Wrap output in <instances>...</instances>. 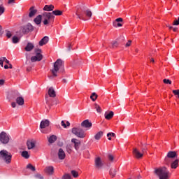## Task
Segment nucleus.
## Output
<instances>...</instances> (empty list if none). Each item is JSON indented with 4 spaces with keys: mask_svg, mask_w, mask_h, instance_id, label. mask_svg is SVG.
<instances>
[{
    "mask_svg": "<svg viewBox=\"0 0 179 179\" xmlns=\"http://www.w3.org/2000/svg\"><path fill=\"white\" fill-rule=\"evenodd\" d=\"M64 61L61 59H58L53 65V68L50 70L52 76H49V79H54L58 76V73L60 72H64Z\"/></svg>",
    "mask_w": 179,
    "mask_h": 179,
    "instance_id": "nucleus-1",
    "label": "nucleus"
},
{
    "mask_svg": "<svg viewBox=\"0 0 179 179\" xmlns=\"http://www.w3.org/2000/svg\"><path fill=\"white\" fill-rule=\"evenodd\" d=\"M154 173L155 176L159 178V179L170 178V176H169V174H170V172L165 166L156 168L154 171Z\"/></svg>",
    "mask_w": 179,
    "mask_h": 179,
    "instance_id": "nucleus-2",
    "label": "nucleus"
},
{
    "mask_svg": "<svg viewBox=\"0 0 179 179\" xmlns=\"http://www.w3.org/2000/svg\"><path fill=\"white\" fill-rule=\"evenodd\" d=\"M41 16L43 20V24L45 26H47V24H50V23H51V20H54V19H55V17L54 16V15H52V13L45 12L41 15Z\"/></svg>",
    "mask_w": 179,
    "mask_h": 179,
    "instance_id": "nucleus-3",
    "label": "nucleus"
},
{
    "mask_svg": "<svg viewBox=\"0 0 179 179\" xmlns=\"http://www.w3.org/2000/svg\"><path fill=\"white\" fill-rule=\"evenodd\" d=\"M0 156L3 160H4L6 164H9L12 162V155L6 150H2L0 151Z\"/></svg>",
    "mask_w": 179,
    "mask_h": 179,
    "instance_id": "nucleus-4",
    "label": "nucleus"
},
{
    "mask_svg": "<svg viewBox=\"0 0 179 179\" xmlns=\"http://www.w3.org/2000/svg\"><path fill=\"white\" fill-rule=\"evenodd\" d=\"M72 134L77 136V138H80L81 139H83V138H86V134L85 132V130L80 127H74L71 130Z\"/></svg>",
    "mask_w": 179,
    "mask_h": 179,
    "instance_id": "nucleus-5",
    "label": "nucleus"
},
{
    "mask_svg": "<svg viewBox=\"0 0 179 179\" xmlns=\"http://www.w3.org/2000/svg\"><path fill=\"white\" fill-rule=\"evenodd\" d=\"M148 150V148L145 147L144 148H142L141 152H139V150L138 148H134L133 149V155L136 157V159H142L143 157V154Z\"/></svg>",
    "mask_w": 179,
    "mask_h": 179,
    "instance_id": "nucleus-6",
    "label": "nucleus"
},
{
    "mask_svg": "<svg viewBox=\"0 0 179 179\" xmlns=\"http://www.w3.org/2000/svg\"><path fill=\"white\" fill-rule=\"evenodd\" d=\"M36 56L31 57V62H36L37 61H41L43 59V55H41V49L35 50Z\"/></svg>",
    "mask_w": 179,
    "mask_h": 179,
    "instance_id": "nucleus-7",
    "label": "nucleus"
},
{
    "mask_svg": "<svg viewBox=\"0 0 179 179\" xmlns=\"http://www.w3.org/2000/svg\"><path fill=\"white\" fill-rule=\"evenodd\" d=\"M33 30H34V27H33V25H31L30 23L22 27L20 29V31L21 33H23V34H27V33H29V31H33Z\"/></svg>",
    "mask_w": 179,
    "mask_h": 179,
    "instance_id": "nucleus-8",
    "label": "nucleus"
},
{
    "mask_svg": "<svg viewBox=\"0 0 179 179\" xmlns=\"http://www.w3.org/2000/svg\"><path fill=\"white\" fill-rule=\"evenodd\" d=\"M9 135H8L6 132L2 131L1 133H0V142H1V143L6 145V143H9Z\"/></svg>",
    "mask_w": 179,
    "mask_h": 179,
    "instance_id": "nucleus-9",
    "label": "nucleus"
},
{
    "mask_svg": "<svg viewBox=\"0 0 179 179\" xmlns=\"http://www.w3.org/2000/svg\"><path fill=\"white\" fill-rule=\"evenodd\" d=\"M177 157V152L175 151H169L165 157L166 163H169V159H174V157Z\"/></svg>",
    "mask_w": 179,
    "mask_h": 179,
    "instance_id": "nucleus-10",
    "label": "nucleus"
},
{
    "mask_svg": "<svg viewBox=\"0 0 179 179\" xmlns=\"http://www.w3.org/2000/svg\"><path fill=\"white\" fill-rule=\"evenodd\" d=\"M93 124L89 121V120H85L83 122H81V127L83 128H85L87 130L90 129L92 128Z\"/></svg>",
    "mask_w": 179,
    "mask_h": 179,
    "instance_id": "nucleus-11",
    "label": "nucleus"
},
{
    "mask_svg": "<svg viewBox=\"0 0 179 179\" xmlns=\"http://www.w3.org/2000/svg\"><path fill=\"white\" fill-rule=\"evenodd\" d=\"M20 96L18 90L11 91L8 95L10 100H13V99H17Z\"/></svg>",
    "mask_w": 179,
    "mask_h": 179,
    "instance_id": "nucleus-12",
    "label": "nucleus"
},
{
    "mask_svg": "<svg viewBox=\"0 0 179 179\" xmlns=\"http://www.w3.org/2000/svg\"><path fill=\"white\" fill-rule=\"evenodd\" d=\"M81 10L82 12H83L85 16H87V17H89V19L92 17V10H90V9H89L86 6L82 7Z\"/></svg>",
    "mask_w": 179,
    "mask_h": 179,
    "instance_id": "nucleus-13",
    "label": "nucleus"
},
{
    "mask_svg": "<svg viewBox=\"0 0 179 179\" xmlns=\"http://www.w3.org/2000/svg\"><path fill=\"white\" fill-rule=\"evenodd\" d=\"M95 167L100 170V169H103V162H101V158L97 157L95 159Z\"/></svg>",
    "mask_w": 179,
    "mask_h": 179,
    "instance_id": "nucleus-14",
    "label": "nucleus"
},
{
    "mask_svg": "<svg viewBox=\"0 0 179 179\" xmlns=\"http://www.w3.org/2000/svg\"><path fill=\"white\" fill-rule=\"evenodd\" d=\"M42 19H43V16L41 15H38V16H36L34 18V22L38 27H41V20Z\"/></svg>",
    "mask_w": 179,
    "mask_h": 179,
    "instance_id": "nucleus-15",
    "label": "nucleus"
},
{
    "mask_svg": "<svg viewBox=\"0 0 179 179\" xmlns=\"http://www.w3.org/2000/svg\"><path fill=\"white\" fill-rule=\"evenodd\" d=\"M27 146L29 150H31V149H34V148H36V141L34 140L27 141Z\"/></svg>",
    "mask_w": 179,
    "mask_h": 179,
    "instance_id": "nucleus-16",
    "label": "nucleus"
},
{
    "mask_svg": "<svg viewBox=\"0 0 179 179\" xmlns=\"http://www.w3.org/2000/svg\"><path fill=\"white\" fill-rule=\"evenodd\" d=\"M47 127H50V120H42L40 124L41 129H44V128H47Z\"/></svg>",
    "mask_w": 179,
    "mask_h": 179,
    "instance_id": "nucleus-17",
    "label": "nucleus"
},
{
    "mask_svg": "<svg viewBox=\"0 0 179 179\" xmlns=\"http://www.w3.org/2000/svg\"><path fill=\"white\" fill-rule=\"evenodd\" d=\"M50 40V38L48 36H44L40 41H39V45L41 47H43V45H45L47 43H48Z\"/></svg>",
    "mask_w": 179,
    "mask_h": 179,
    "instance_id": "nucleus-18",
    "label": "nucleus"
},
{
    "mask_svg": "<svg viewBox=\"0 0 179 179\" xmlns=\"http://www.w3.org/2000/svg\"><path fill=\"white\" fill-rule=\"evenodd\" d=\"M37 13V10L34 8V6H32L29 8V17H33Z\"/></svg>",
    "mask_w": 179,
    "mask_h": 179,
    "instance_id": "nucleus-19",
    "label": "nucleus"
},
{
    "mask_svg": "<svg viewBox=\"0 0 179 179\" xmlns=\"http://www.w3.org/2000/svg\"><path fill=\"white\" fill-rule=\"evenodd\" d=\"M58 156H59V159L60 160H64V159H65V152L64 151V150L62 148H60L59 150V152H58Z\"/></svg>",
    "mask_w": 179,
    "mask_h": 179,
    "instance_id": "nucleus-20",
    "label": "nucleus"
},
{
    "mask_svg": "<svg viewBox=\"0 0 179 179\" xmlns=\"http://www.w3.org/2000/svg\"><path fill=\"white\" fill-rule=\"evenodd\" d=\"M76 15L77 16V17L78 19H80L81 20H87L85 17V14L80 13V10H77Z\"/></svg>",
    "mask_w": 179,
    "mask_h": 179,
    "instance_id": "nucleus-21",
    "label": "nucleus"
},
{
    "mask_svg": "<svg viewBox=\"0 0 179 179\" xmlns=\"http://www.w3.org/2000/svg\"><path fill=\"white\" fill-rule=\"evenodd\" d=\"M15 101L18 106H23L24 104V99L20 96L16 98Z\"/></svg>",
    "mask_w": 179,
    "mask_h": 179,
    "instance_id": "nucleus-22",
    "label": "nucleus"
},
{
    "mask_svg": "<svg viewBox=\"0 0 179 179\" xmlns=\"http://www.w3.org/2000/svg\"><path fill=\"white\" fill-rule=\"evenodd\" d=\"M45 171L47 174L50 176L54 174V167L53 166H47L45 169Z\"/></svg>",
    "mask_w": 179,
    "mask_h": 179,
    "instance_id": "nucleus-23",
    "label": "nucleus"
},
{
    "mask_svg": "<svg viewBox=\"0 0 179 179\" xmlns=\"http://www.w3.org/2000/svg\"><path fill=\"white\" fill-rule=\"evenodd\" d=\"M71 142L73 143H74V146H75V149L76 150H78V149H79V146L80 145V141H79V140L76 139V138H73L71 140Z\"/></svg>",
    "mask_w": 179,
    "mask_h": 179,
    "instance_id": "nucleus-24",
    "label": "nucleus"
},
{
    "mask_svg": "<svg viewBox=\"0 0 179 179\" xmlns=\"http://www.w3.org/2000/svg\"><path fill=\"white\" fill-rule=\"evenodd\" d=\"M43 10H45L46 12H51V10H54V6L52 4L45 5L43 8Z\"/></svg>",
    "mask_w": 179,
    "mask_h": 179,
    "instance_id": "nucleus-25",
    "label": "nucleus"
},
{
    "mask_svg": "<svg viewBox=\"0 0 179 179\" xmlns=\"http://www.w3.org/2000/svg\"><path fill=\"white\" fill-rule=\"evenodd\" d=\"M105 118L106 120H111V118H113V117H114V112L110 111L109 113H105Z\"/></svg>",
    "mask_w": 179,
    "mask_h": 179,
    "instance_id": "nucleus-26",
    "label": "nucleus"
},
{
    "mask_svg": "<svg viewBox=\"0 0 179 179\" xmlns=\"http://www.w3.org/2000/svg\"><path fill=\"white\" fill-rule=\"evenodd\" d=\"M48 94L50 97H56L57 94H55V90H54L53 87L49 88Z\"/></svg>",
    "mask_w": 179,
    "mask_h": 179,
    "instance_id": "nucleus-27",
    "label": "nucleus"
},
{
    "mask_svg": "<svg viewBox=\"0 0 179 179\" xmlns=\"http://www.w3.org/2000/svg\"><path fill=\"white\" fill-rule=\"evenodd\" d=\"M34 48V45L31 43H28L27 46L25 47L24 50L25 51L29 52L31 51Z\"/></svg>",
    "mask_w": 179,
    "mask_h": 179,
    "instance_id": "nucleus-28",
    "label": "nucleus"
},
{
    "mask_svg": "<svg viewBox=\"0 0 179 179\" xmlns=\"http://www.w3.org/2000/svg\"><path fill=\"white\" fill-rule=\"evenodd\" d=\"M102 136H103V131H100L95 134L94 139H96V141H100Z\"/></svg>",
    "mask_w": 179,
    "mask_h": 179,
    "instance_id": "nucleus-29",
    "label": "nucleus"
},
{
    "mask_svg": "<svg viewBox=\"0 0 179 179\" xmlns=\"http://www.w3.org/2000/svg\"><path fill=\"white\" fill-rule=\"evenodd\" d=\"M178 163H179V160L178 159H176L175 161H173L171 164V169H177V167H178Z\"/></svg>",
    "mask_w": 179,
    "mask_h": 179,
    "instance_id": "nucleus-30",
    "label": "nucleus"
},
{
    "mask_svg": "<svg viewBox=\"0 0 179 179\" xmlns=\"http://www.w3.org/2000/svg\"><path fill=\"white\" fill-rule=\"evenodd\" d=\"M123 19L121 17L117 18L113 22V27H117V23H120L123 22Z\"/></svg>",
    "mask_w": 179,
    "mask_h": 179,
    "instance_id": "nucleus-31",
    "label": "nucleus"
},
{
    "mask_svg": "<svg viewBox=\"0 0 179 179\" xmlns=\"http://www.w3.org/2000/svg\"><path fill=\"white\" fill-rule=\"evenodd\" d=\"M55 141H57V136H55V135H52L48 138L49 143H54V142H55Z\"/></svg>",
    "mask_w": 179,
    "mask_h": 179,
    "instance_id": "nucleus-32",
    "label": "nucleus"
},
{
    "mask_svg": "<svg viewBox=\"0 0 179 179\" xmlns=\"http://www.w3.org/2000/svg\"><path fill=\"white\" fill-rule=\"evenodd\" d=\"M109 174H110V176H112V178H114V177H115V176H117V169H110Z\"/></svg>",
    "mask_w": 179,
    "mask_h": 179,
    "instance_id": "nucleus-33",
    "label": "nucleus"
},
{
    "mask_svg": "<svg viewBox=\"0 0 179 179\" xmlns=\"http://www.w3.org/2000/svg\"><path fill=\"white\" fill-rule=\"evenodd\" d=\"M20 41V38L16 36H13L12 38V43L13 44H17V43H19Z\"/></svg>",
    "mask_w": 179,
    "mask_h": 179,
    "instance_id": "nucleus-34",
    "label": "nucleus"
},
{
    "mask_svg": "<svg viewBox=\"0 0 179 179\" xmlns=\"http://www.w3.org/2000/svg\"><path fill=\"white\" fill-rule=\"evenodd\" d=\"M21 156L24 157V159H29V157H30V155H29V152L27 151H23Z\"/></svg>",
    "mask_w": 179,
    "mask_h": 179,
    "instance_id": "nucleus-35",
    "label": "nucleus"
},
{
    "mask_svg": "<svg viewBox=\"0 0 179 179\" xmlns=\"http://www.w3.org/2000/svg\"><path fill=\"white\" fill-rule=\"evenodd\" d=\"M97 97H99V96L97 94H96V92H93L90 96V99L92 100V101H96V100H97Z\"/></svg>",
    "mask_w": 179,
    "mask_h": 179,
    "instance_id": "nucleus-36",
    "label": "nucleus"
},
{
    "mask_svg": "<svg viewBox=\"0 0 179 179\" xmlns=\"http://www.w3.org/2000/svg\"><path fill=\"white\" fill-rule=\"evenodd\" d=\"M52 15H55V16H61V15H62V11L59 10H55L52 11Z\"/></svg>",
    "mask_w": 179,
    "mask_h": 179,
    "instance_id": "nucleus-37",
    "label": "nucleus"
},
{
    "mask_svg": "<svg viewBox=\"0 0 179 179\" xmlns=\"http://www.w3.org/2000/svg\"><path fill=\"white\" fill-rule=\"evenodd\" d=\"M95 110H96V113H101V107L99 106L97 103H94V105Z\"/></svg>",
    "mask_w": 179,
    "mask_h": 179,
    "instance_id": "nucleus-38",
    "label": "nucleus"
},
{
    "mask_svg": "<svg viewBox=\"0 0 179 179\" xmlns=\"http://www.w3.org/2000/svg\"><path fill=\"white\" fill-rule=\"evenodd\" d=\"M71 175L74 178H78V177H79V173L75 170L71 171Z\"/></svg>",
    "mask_w": 179,
    "mask_h": 179,
    "instance_id": "nucleus-39",
    "label": "nucleus"
},
{
    "mask_svg": "<svg viewBox=\"0 0 179 179\" xmlns=\"http://www.w3.org/2000/svg\"><path fill=\"white\" fill-rule=\"evenodd\" d=\"M27 169H29V170H31V171H36V167L33 166V165H31V164H29L27 166Z\"/></svg>",
    "mask_w": 179,
    "mask_h": 179,
    "instance_id": "nucleus-40",
    "label": "nucleus"
},
{
    "mask_svg": "<svg viewBox=\"0 0 179 179\" xmlns=\"http://www.w3.org/2000/svg\"><path fill=\"white\" fill-rule=\"evenodd\" d=\"M118 41H114L113 42H112L111 48H117V47H118Z\"/></svg>",
    "mask_w": 179,
    "mask_h": 179,
    "instance_id": "nucleus-41",
    "label": "nucleus"
},
{
    "mask_svg": "<svg viewBox=\"0 0 179 179\" xmlns=\"http://www.w3.org/2000/svg\"><path fill=\"white\" fill-rule=\"evenodd\" d=\"M6 36L8 38H10V37H12V32H10V31L6 30Z\"/></svg>",
    "mask_w": 179,
    "mask_h": 179,
    "instance_id": "nucleus-42",
    "label": "nucleus"
},
{
    "mask_svg": "<svg viewBox=\"0 0 179 179\" xmlns=\"http://www.w3.org/2000/svg\"><path fill=\"white\" fill-rule=\"evenodd\" d=\"M5 12V7H3V6L0 5V16L1 15H3Z\"/></svg>",
    "mask_w": 179,
    "mask_h": 179,
    "instance_id": "nucleus-43",
    "label": "nucleus"
},
{
    "mask_svg": "<svg viewBox=\"0 0 179 179\" xmlns=\"http://www.w3.org/2000/svg\"><path fill=\"white\" fill-rule=\"evenodd\" d=\"M178 24H179V17H178V19L176 18L173 22V26H178Z\"/></svg>",
    "mask_w": 179,
    "mask_h": 179,
    "instance_id": "nucleus-44",
    "label": "nucleus"
},
{
    "mask_svg": "<svg viewBox=\"0 0 179 179\" xmlns=\"http://www.w3.org/2000/svg\"><path fill=\"white\" fill-rule=\"evenodd\" d=\"M63 179H72V176L71 175L66 173L63 177Z\"/></svg>",
    "mask_w": 179,
    "mask_h": 179,
    "instance_id": "nucleus-45",
    "label": "nucleus"
},
{
    "mask_svg": "<svg viewBox=\"0 0 179 179\" xmlns=\"http://www.w3.org/2000/svg\"><path fill=\"white\" fill-rule=\"evenodd\" d=\"M164 83H165V85H171V80H169V79H164L163 80Z\"/></svg>",
    "mask_w": 179,
    "mask_h": 179,
    "instance_id": "nucleus-46",
    "label": "nucleus"
},
{
    "mask_svg": "<svg viewBox=\"0 0 179 179\" xmlns=\"http://www.w3.org/2000/svg\"><path fill=\"white\" fill-rule=\"evenodd\" d=\"M108 160H110V162H113V160H114V156H113V155H108Z\"/></svg>",
    "mask_w": 179,
    "mask_h": 179,
    "instance_id": "nucleus-47",
    "label": "nucleus"
},
{
    "mask_svg": "<svg viewBox=\"0 0 179 179\" xmlns=\"http://www.w3.org/2000/svg\"><path fill=\"white\" fill-rule=\"evenodd\" d=\"M1 58H2L3 61V62H6V64H9V60H8V59H6V57H3Z\"/></svg>",
    "mask_w": 179,
    "mask_h": 179,
    "instance_id": "nucleus-48",
    "label": "nucleus"
},
{
    "mask_svg": "<svg viewBox=\"0 0 179 179\" xmlns=\"http://www.w3.org/2000/svg\"><path fill=\"white\" fill-rule=\"evenodd\" d=\"M131 43H132V41L129 40L128 42L126 43L125 47H130Z\"/></svg>",
    "mask_w": 179,
    "mask_h": 179,
    "instance_id": "nucleus-49",
    "label": "nucleus"
},
{
    "mask_svg": "<svg viewBox=\"0 0 179 179\" xmlns=\"http://www.w3.org/2000/svg\"><path fill=\"white\" fill-rule=\"evenodd\" d=\"M72 47H73V45H72V43H69V46H68V48H67V50L71 51V50H72Z\"/></svg>",
    "mask_w": 179,
    "mask_h": 179,
    "instance_id": "nucleus-50",
    "label": "nucleus"
},
{
    "mask_svg": "<svg viewBox=\"0 0 179 179\" xmlns=\"http://www.w3.org/2000/svg\"><path fill=\"white\" fill-rule=\"evenodd\" d=\"M61 125L62 127H63V128H66V124H65V122L64 120L61 122Z\"/></svg>",
    "mask_w": 179,
    "mask_h": 179,
    "instance_id": "nucleus-51",
    "label": "nucleus"
},
{
    "mask_svg": "<svg viewBox=\"0 0 179 179\" xmlns=\"http://www.w3.org/2000/svg\"><path fill=\"white\" fill-rule=\"evenodd\" d=\"M3 59H2V57L0 58V65L1 66V68H3Z\"/></svg>",
    "mask_w": 179,
    "mask_h": 179,
    "instance_id": "nucleus-52",
    "label": "nucleus"
},
{
    "mask_svg": "<svg viewBox=\"0 0 179 179\" xmlns=\"http://www.w3.org/2000/svg\"><path fill=\"white\" fill-rule=\"evenodd\" d=\"M11 106L13 107V108H16V103L15 102H12Z\"/></svg>",
    "mask_w": 179,
    "mask_h": 179,
    "instance_id": "nucleus-53",
    "label": "nucleus"
},
{
    "mask_svg": "<svg viewBox=\"0 0 179 179\" xmlns=\"http://www.w3.org/2000/svg\"><path fill=\"white\" fill-rule=\"evenodd\" d=\"M35 177H36V178L43 179V177H41V175H40V174H36V175L35 176Z\"/></svg>",
    "mask_w": 179,
    "mask_h": 179,
    "instance_id": "nucleus-54",
    "label": "nucleus"
},
{
    "mask_svg": "<svg viewBox=\"0 0 179 179\" xmlns=\"http://www.w3.org/2000/svg\"><path fill=\"white\" fill-rule=\"evenodd\" d=\"M117 27H122V24L117 22Z\"/></svg>",
    "mask_w": 179,
    "mask_h": 179,
    "instance_id": "nucleus-55",
    "label": "nucleus"
},
{
    "mask_svg": "<svg viewBox=\"0 0 179 179\" xmlns=\"http://www.w3.org/2000/svg\"><path fill=\"white\" fill-rule=\"evenodd\" d=\"M3 83H5V80H0V85L2 86V85H3Z\"/></svg>",
    "mask_w": 179,
    "mask_h": 179,
    "instance_id": "nucleus-56",
    "label": "nucleus"
},
{
    "mask_svg": "<svg viewBox=\"0 0 179 179\" xmlns=\"http://www.w3.org/2000/svg\"><path fill=\"white\" fill-rule=\"evenodd\" d=\"M15 2V0H8V3H13Z\"/></svg>",
    "mask_w": 179,
    "mask_h": 179,
    "instance_id": "nucleus-57",
    "label": "nucleus"
},
{
    "mask_svg": "<svg viewBox=\"0 0 179 179\" xmlns=\"http://www.w3.org/2000/svg\"><path fill=\"white\" fill-rule=\"evenodd\" d=\"M63 83H68V80L65 78L62 80Z\"/></svg>",
    "mask_w": 179,
    "mask_h": 179,
    "instance_id": "nucleus-58",
    "label": "nucleus"
},
{
    "mask_svg": "<svg viewBox=\"0 0 179 179\" xmlns=\"http://www.w3.org/2000/svg\"><path fill=\"white\" fill-rule=\"evenodd\" d=\"M110 136L113 137V138H115V134L114 133H110Z\"/></svg>",
    "mask_w": 179,
    "mask_h": 179,
    "instance_id": "nucleus-59",
    "label": "nucleus"
},
{
    "mask_svg": "<svg viewBox=\"0 0 179 179\" xmlns=\"http://www.w3.org/2000/svg\"><path fill=\"white\" fill-rule=\"evenodd\" d=\"M66 127H70L71 126V123H69V121L66 122Z\"/></svg>",
    "mask_w": 179,
    "mask_h": 179,
    "instance_id": "nucleus-60",
    "label": "nucleus"
},
{
    "mask_svg": "<svg viewBox=\"0 0 179 179\" xmlns=\"http://www.w3.org/2000/svg\"><path fill=\"white\" fill-rule=\"evenodd\" d=\"M45 101L46 103L48 104V96H45Z\"/></svg>",
    "mask_w": 179,
    "mask_h": 179,
    "instance_id": "nucleus-61",
    "label": "nucleus"
},
{
    "mask_svg": "<svg viewBox=\"0 0 179 179\" xmlns=\"http://www.w3.org/2000/svg\"><path fill=\"white\" fill-rule=\"evenodd\" d=\"M107 136L108 138H111V133H108Z\"/></svg>",
    "mask_w": 179,
    "mask_h": 179,
    "instance_id": "nucleus-62",
    "label": "nucleus"
},
{
    "mask_svg": "<svg viewBox=\"0 0 179 179\" xmlns=\"http://www.w3.org/2000/svg\"><path fill=\"white\" fill-rule=\"evenodd\" d=\"M4 69H9V66L6 64V65L4 66Z\"/></svg>",
    "mask_w": 179,
    "mask_h": 179,
    "instance_id": "nucleus-63",
    "label": "nucleus"
},
{
    "mask_svg": "<svg viewBox=\"0 0 179 179\" xmlns=\"http://www.w3.org/2000/svg\"><path fill=\"white\" fill-rule=\"evenodd\" d=\"M151 62L155 63V59L152 58L150 59Z\"/></svg>",
    "mask_w": 179,
    "mask_h": 179,
    "instance_id": "nucleus-64",
    "label": "nucleus"
}]
</instances>
